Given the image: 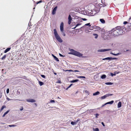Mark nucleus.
I'll return each instance as SVG.
<instances>
[{
  "label": "nucleus",
  "mask_w": 131,
  "mask_h": 131,
  "mask_svg": "<svg viewBox=\"0 0 131 131\" xmlns=\"http://www.w3.org/2000/svg\"><path fill=\"white\" fill-rule=\"evenodd\" d=\"M70 50L71 52H69V54H72L79 57H83V54L80 52L72 49H71Z\"/></svg>",
  "instance_id": "nucleus-1"
},
{
  "label": "nucleus",
  "mask_w": 131,
  "mask_h": 131,
  "mask_svg": "<svg viewBox=\"0 0 131 131\" xmlns=\"http://www.w3.org/2000/svg\"><path fill=\"white\" fill-rule=\"evenodd\" d=\"M54 34L57 40L59 42L61 43L62 42L63 40L61 39L59 35L58 34L56 30L55 29L53 30Z\"/></svg>",
  "instance_id": "nucleus-2"
},
{
  "label": "nucleus",
  "mask_w": 131,
  "mask_h": 131,
  "mask_svg": "<svg viewBox=\"0 0 131 131\" xmlns=\"http://www.w3.org/2000/svg\"><path fill=\"white\" fill-rule=\"evenodd\" d=\"M125 28L123 26H117L115 28V29H118V34L119 35H122L123 34L124 31L123 30Z\"/></svg>",
  "instance_id": "nucleus-3"
},
{
  "label": "nucleus",
  "mask_w": 131,
  "mask_h": 131,
  "mask_svg": "<svg viewBox=\"0 0 131 131\" xmlns=\"http://www.w3.org/2000/svg\"><path fill=\"white\" fill-rule=\"evenodd\" d=\"M113 94H107L106 95L102 96L101 97V99L102 100H103L104 99H105L106 97H109V96H111L113 95Z\"/></svg>",
  "instance_id": "nucleus-4"
},
{
  "label": "nucleus",
  "mask_w": 131,
  "mask_h": 131,
  "mask_svg": "<svg viewBox=\"0 0 131 131\" xmlns=\"http://www.w3.org/2000/svg\"><path fill=\"white\" fill-rule=\"evenodd\" d=\"M118 58H114L112 57H107L104 58L102 59L103 60H109V61L112 60H113L117 59Z\"/></svg>",
  "instance_id": "nucleus-5"
},
{
  "label": "nucleus",
  "mask_w": 131,
  "mask_h": 131,
  "mask_svg": "<svg viewBox=\"0 0 131 131\" xmlns=\"http://www.w3.org/2000/svg\"><path fill=\"white\" fill-rule=\"evenodd\" d=\"M119 35L118 34V29H115L114 30V31L113 34V36H115Z\"/></svg>",
  "instance_id": "nucleus-6"
},
{
  "label": "nucleus",
  "mask_w": 131,
  "mask_h": 131,
  "mask_svg": "<svg viewBox=\"0 0 131 131\" xmlns=\"http://www.w3.org/2000/svg\"><path fill=\"white\" fill-rule=\"evenodd\" d=\"M115 29V28L113 29L111 31H109L107 33V35H109V36H111V35H113V34L114 31V30Z\"/></svg>",
  "instance_id": "nucleus-7"
},
{
  "label": "nucleus",
  "mask_w": 131,
  "mask_h": 131,
  "mask_svg": "<svg viewBox=\"0 0 131 131\" xmlns=\"http://www.w3.org/2000/svg\"><path fill=\"white\" fill-rule=\"evenodd\" d=\"M111 50V49H101L98 50L97 51L99 52H102L110 50Z\"/></svg>",
  "instance_id": "nucleus-8"
},
{
  "label": "nucleus",
  "mask_w": 131,
  "mask_h": 131,
  "mask_svg": "<svg viewBox=\"0 0 131 131\" xmlns=\"http://www.w3.org/2000/svg\"><path fill=\"white\" fill-rule=\"evenodd\" d=\"M68 19V24L69 25H70L71 22V21H72V17H71V15H70V14H69V15Z\"/></svg>",
  "instance_id": "nucleus-9"
},
{
  "label": "nucleus",
  "mask_w": 131,
  "mask_h": 131,
  "mask_svg": "<svg viewBox=\"0 0 131 131\" xmlns=\"http://www.w3.org/2000/svg\"><path fill=\"white\" fill-rule=\"evenodd\" d=\"M57 8V6H56L53 8V9L52 10V15H54L56 14V12Z\"/></svg>",
  "instance_id": "nucleus-10"
},
{
  "label": "nucleus",
  "mask_w": 131,
  "mask_h": 131,
  "mask_svg": "<svg viewBox=\"0 0 131 131\" xmlns=\"http://www.w3.org/2000/svg\"><path fill=\"white\" fill-rule=\"evenodd\" d=\"M64 23L63 22L61 23L60 26V30L61 32H63V31Z\"/></svg>",
  "instance_id": "nucleus-11"
},
{
  "label": "nucleus",
  "mask_w": 131,
  "mask_h": 131,
  "mask_svg": "<svg viewBox=\"0 0 131 131\" xmlns=\"http://www.w3.org/2000/svg\"><path fill=\"white\" fill-rule=\"evenodd\" d=\"M26 100L28 102H36V101L35 100L30 98L27 99Z\"/></svg>",
  "instance_id": "nucleus-12"
},
{
  "label": "nucleus",
  "mask_w": 131,
  "mask_h": 131,
  "mask_svg": "<svg viewBox=\"0 0 131 131\" xmlns=\"http://www.w3.org/2000/svg\"><path fill=\"white\" fill-rule=\"evenodd\" d=\"M95 110L96 109L88 110H87V112L88 113H91L94 112Z\"/></svg>",
  "instance_id": "nucleus-13"
},
{
  "label": "nucleus",
  "mask_w": 131,
  "mask_h": 131,
  "mask_svg": "<svg viewBox=\"0 0 131 131\" xmlns=\"http://www.w3.org/2000/svg\"><path fill=\"white\" fill-rule=\"evenodd\" d=\"M22 91L21 89H18L17 90V94H21L22 93Z\"/></svg>",
  "instance_id": "nucleus-14"
},
{
  "label": "nucleus",
  "mask_w": 131,
  "mask_h": 131,
  "mask_svg": "<svg viewBox=\"0 0 131 131\" xmlns=\"http://www.w3.org/2000/svg\"><path fill=\"white\" fill-rule=\"evenodd\" d=\"M119 72H114V73L111 72L110 73V75L112 77H113L114 76H115L116 74H118L119 73Z\"/></svg>",
  "instance_id": "nucleus-15"
},
{
  "label": "nucleus",
  "mask_w": 131,
  "mask_h": 131,
  "mask_svg": "<svg viewBox=\"0 0 131 131\" xmlns=\"http://www.w3.org/2000/svg\"><path fill=\"white\" fill-rule=\"evenodd\" d=\"M52 56L55 60H56L57 61H59V59L56 56L54 55L53 54H52Z\"/></svg>",
  "instance_id": "nucleus-16"
},
{
  "label": "nucleus",
  "mask_w": 131,
  "mask_h": 131,
  "mask_svg": "<svg viewBox=\"0 0 131 131\" xmlns=\"http://www.w3.org/2000/svg\"><path fill=\"white\" fill-rule=\"evenodd\" d=\"M91 27L94 29H96L97 30H100V27L96 26H93Z\"/></svg>",
  "instance_id": "nucleus-17"
},
{
  "label": "nucleus",
  "mask_w": 131,
  "mask_h": 131,
  "mask_svg": "<svg viewBox=\"0 0 131 131\" xmlns=\"http://www.w3.org/2000/svg\"><path fill=\"white\" fill-rule=\"evenodd\" d=\"M114 101L113 100H112L110 102H109L106 103V105L107 104H112L113 103Z\"/></svg>",
  "instance_id": "nucleus-18"
},
{
  "label": "nucleus",
  "mask_w": 131,
  "mask_h": 131,
  "mask_svg": "<svg viewBox=\"0 0 131 131\" xmlns=\"http://www.w3.org/2000/svg\"><path fill=\"white\" fill-rule=\"evenodd\" d=\"M110 54L115 56H117L121 54V53H118L116 54L113 53L112 52L110 53Z\"/></svg>",
  "instance_id": "nucleus-19"
},
{
  "label": "nucleus",
  "mask_w": 131,
  "mask_h": 131,
  "mask_svg": "<svg viewBox=\"0 0 131 131\" xmlns=\"http://www.w3.org/2000/svg\"><path fill=\"white\" fill-rule=\"evenodd\" d=\"M39 84L40 86H41L44 84V83L41 81H39L38 79Z\"/></svg>",
  "instance_id": "nucleus-20"
},
{
  "label": "nucleus",
  "mask_w": 131,
  "mask_h": 131,
  "mask_svg": "<svg viewBox=\"0 0 131 131\" xmlns=\"http://www.w3.org/2000/svg\"><path fill=\"white\" fill-rule=\"evenodd\" d=\"M121 105H122L121 102H119L118 104L117 107L118 108H119L121 107Z\"/></svg>",
  "instance_id": "nucleus-21"
},
{
  "label": "nucleus",
  "mask_w": 131,
  "mask_h": 131,
  "mask_svg": "<svg viewBox=\"0 0 131 131\" xmlns=\"http://www.w3.org/2000/svg\"><path fill=\"white\" fill-rule=\"evenodd\" d=\"M78 81H79V80L78 79H75L71 81L70 82L71 83H74L77 82Z\"/></svg>",
  "instance_id": "nucleus-22"
},
{
  "label": "nucleus",
  "mask_w": 131,
  "mask_h": 131,
  "mask_svg": "<svg viewBox=\"0 0 131 131\" xmlns=\"http://www.w3.org/2000/svg\"><path fill=\"white\" fill-rule=\"evenodd\" d=\"M99 94H100V92L98 91H97L96 92H95L93 94V95L94 96H95V95H98Z\"/></svg>",
  "instance_id": "nucleus-23"
},
{
  "label": "nucleus",
  "mask_w": 131,
  "mask_h": 131,
  "mask_svg": "<svg viewBox=\"0 0 131 131\" xmlns=\"http://www.w3.org/2000/svg\"><path fill=\"white\" fill-rule=\"evenodd\" d=\"M100 21L102 24H104L105 23V20L103 19H100Z\"/></svg>",
  "instance_id": "nucleus-24"
},
{
  "label": "nucleus",
  "mask_w": 131,
  "mask_h": 131,
  "mask_svg": "<svg viewBox=\"0 0 131 131\" xmlns=\"http://www.w3.org/2000/svg\"><path fill=\"white\" fill-rule=\"evenodd\" d=\"M106 76L105 74H103L101 76V78L102 79H104L106 78Z\"/></svg>",
  "instance_id": "nucleus-25"
},
{
  "label": "nucleus",
  "mask_w": 131,
  "mask_h": 131,
  "mask_svg": "<svg viewBox=\"0 0 131 131\" xmlns=\"http://www.w3.org/2000/svg\"><path fill=\"white\" fill-rule=\"evenodd\" d=\"M105 84L106 85H112L113 84V83L111 82H108L105 83Z\"/></svg>",
  "instance_id": "nucleus-26"
},
{
  "label": "nucleus",
  "mask_w": 131,
  "mask_h": 131,
  "mask_svg": "<svg viewBox=\"0 0 131 131\" xmlns=\"http://www.w3.org/2000/svg\"><path fill=\"white\" fill-rule=\"evenodd\" d=\"M20 39H19L17 40L15 42H14L13 44L14 45H16L19 42H20Z\"/></svg>",
  "instance_id": "nucleus-27"
},
{
  "label": "nucleus",
  "mask_w": 131,
  "mask_h": 131,
  "mask_svg": "<svg viewBox=\"0 0 131 131\" xmlns=\"http://www.w3.org/2000/svg\"><path fill=\"white\" fill-rule=\"evenodd\" d=\"M71 124L72 125H76L77 123H76L75 121H72L71 122Z\"/></svg>",
  "instance_id": "nucleus-28"
},
{
  "label": "nucleus",
  "mask_w": 131,
  "mask_h": 131,
  "mask_svg": "<svg viewBox=\"0 0 131 131\" xmlns=\"http://www.w3.org/2000/svg\"><path fill=\"white\" fill-rule=\"evenodd\" d=\"M6 107L5 106V105H3L2 106L1 110H0V112H1L3 110L4 108Z\"/></svg>",
  "instance_id": "nucleus-29"
},
{
  "label": "nucleus",
  "mask_w": 131,
  "mask_h": 131,
  "mask_svg": "<svg viewBox=\"0 0 131 131\" xmlns=\"http://www.w3.org/2000/svg\"><path fill=\"white\" fill-rule=\"evenodd\" d=\"M93 35L94 36H95V39L97 38L98 36V35L96 34H93Z\"/></svg>",
  "instance_id": "nucleus-30"
},
{
  "label": "nucleus",
  "mask_w": 131,
  "mask_h": 131,
  "mask_svg": "<svg viewBox=\"0 0 131 131\" xmlns=\"http://www.w3.org/2000/svg\"><path fill=\"white\" fill-rule=\"evenodd\" d=\"M77 78H85V77L83 76H79L77 77Z\"/></svg>",
  "instance_id": "nucleus-31"
},
{
  "label": "nucleus",
  "mask_w": 131,
  "mask_h": 131,
  "mask_svg": "<svg viewBox=\"0 0 131 131\" xmlns=\"http://www.w3.org/2000/svg\"><path fill=\"white\" fill-rule=\"evenodd\" d=\"M93 130L94 131H99V129L97 128H93Z\"/></svg>",
  "instance_id": "nucleus-32"
},
{
  "label": "nucleus",
  "mask_w": 131,
  "mask_h": 131,
  "mask_svg": "<svg viewBox=\"0 0 131 131\" xmlns=\"http://www.w3.org/2000/svg\"><path fill=\"white\" fill-rule=\"evenodd\" d=\"M42 2V1L41 0H40L39 1L37 2L35 4V6L36 5H37L38 4Z\"/></svg>",
  "instance_id": "nucleus-33"
},
{
  "label": "nucleus",
  "mask_w": 131,
  "mask_h": 131,
  "mask_svg": "<svg viewBox=\"0 0 131 131\" xmlns=\"http://www.w3.org/2000/svg\"><path fill=\"white\" fill-rule=\"evenodd\" d=\"M8 113V110L6 112H5L4 114H3V115L2 117H4Z\"/></svg>",
  "instance_id": "nucleus-34"
},
{
  "label": "nucleus",
  "mask_w": 131,
  "mask_h": 131,
  "mask_svg": "<svg viewBox=\"0 0 131 131\" xmlns=\"http://www.w3.org/2000/svg\"><path fill=\"white\" fill-rule=\"evenodd\" d=\"M41 76L43 78L45 79L46 78V76L44 75L41 74Z\"/></svg>",
  "instance_id": "nucleus-35"
},
{
  "label": "nucleus",
  "mask_w": 131,
  "mask_h": 131,
  "mask_svg": "<svg viewBox=\"0 0 131 131\" xmlns=\"http://www.w3.org/2000/svg\"><path fill=\"white\" fill-rule=\"evenodd\" d=\"M85 26H90L91 25H90V23H89L85 24Z\"/></svg>",
  "instance_id": "nucleus-36"
},
{
  "label": "nucleus",
  "mask_w": 131,
  "mask_h": 131,
  "mask_svg": "<svg viewBox=\"0 0 131 131\" xmlns=\"http://www.w3.org/2000/svg\"><path fill=\"white\" fill-rule=\"evenodd\" d=\"M16 126V125H9V127H14L15 126Z\"/></svg>",
  "instance_id": "nucleus-37"
},
{
  "label": "nucleus",
  "mask_w": 131,
  "mask_h": 131,
  "mask_svg": "<svg viewBox=\"0 0 131 131\" xmlns=\"http://www.w3.org/2000/svg\"><path fill=\"white\" fill-rule=\"evenodd\" d=\"M95 118H98V116L99 115V114L97 113L95 114Z\"/></svg>",
  "instance_id": "nucleus-38"
},
{
  "label": "nucleus",
  "mask_w": 131,
  "mask_h": 131,
  "mask_svg": "<svg viewBox=\"0 0 131 131\" xmlns=\"http://www.w3.org/2000/svg\"><path fill=\"white\" fill-rule=\"evenodd\" d=\"M80 18V19H81L83 21H86L87 20V19L85 18Z\"/></svg>",
  "instance_id": "nucleus-39"
},
{
  "label": "nucleus",
  "mask_w": 131,
  "mask_h": 131,
  "mask_svg": "<svg viewBox=\"0 0 131 131\" xmlns=\"http://www.w3.org/2000/svg\"><path fill=\"white\" fill-rule=\"evenodd\" d=\"M6 57V56L4 55L2 57V58L1 59L2 60H3L5 59Z\"/></svg>",
  "instance_id": "nucleus-40"
},
{
  "label": "nucleus",
  "mask_w": 131,
  "mask_h": 131,
  "mask_svg": "<svg viewBox=\"0 0 131 131\" xmlns=\"http://www.w3.org/2000/svg\"><path fill=\"white\" fill-rule=\"evenodd\" d=\"M50 102L51 103H54L55 102V101L53 100H51L50 101Z\"/></svg>",
  "instance_id": "nucleus-41"
},
{
  "label": "nucleus",
  "mask_w": 131,
  "mask_h": 131,
  "mask_svg": "<svg viewBox=\"0 0 131 131\" xmlns=\"http://www.w3.org/2000/svg\"><path fill=\"white\" fill-rule=\"evenodd\" d=\"M81 23H78V24H77L76 25V27H77L81 25Z\"/></svg>",
  "instance_id": "nucleus-42"
},
{
  "label": "nucleus",
  "mask_w": 131,
  "mask_h": 131,
  "mask_svg": "<svg viewBox=\"0 0 131 131\" xmlns=\"http://www.w3.org/2000/svg\"><path fill=\"white\" fill-rule=\"evenodd\" d=\"M85 93H86V94H88V95L89 94V92L87 90H85Z\"/></svg>",
  "instance_id": "nucleus-43"
},
{
  "label": "nucleus",
  "mask_w": 131,
  "mask_h": 131,
  "mask_svg": "<svg viewBox=\"0 0 131 131\" xmlns=\"http://www.w3.org/2000/svg\"><path fill=\"white\" fill-rule=\"evenodd\" d=\"M8 51V48H7L6 50L4 52L6 53Z\"/></svg>",
  "instance_id": "nucleus-44"
},
{
  "label": "nucleus",
  "mask_w": 131,
  "mask_h": 131,
  "mask_svg": "<svg viewBox=\"0 0 131 131\" xmlns=\"http://www.w3.org/2000/svg\"><path fill=\"white\" fill-rule=\"evenodd\" d=\"M59 55L60 56V57H64L65 56H64L63 55H62L60 53H59Z\"/></svg>",
  "instance_id": "nucleus-45"
},
{
  "label": "nucleus",
  "mask_w": 131,
  "mask_h": 131,
  "mask_svg": "<svg viewBox=\"0 0 131 131\" xmlns=\"http://www.w3.org/2000/svg\"><path fill=\"white\" fill-rule=\"evenodd\" d=\"M128 23V22L126 21H125L123 23V24L124 25H125L126 24H127Z\"/></svg>",
  "instance_id": "nucleus-46"
},
{
  "label": "nucleus",
  "mask_w": 131,
  "mask_h": 131,
  "mask_svg": "<svg viewBox=\"0 0 131 131\" xmlns=\"http://www.w3.org/2000/svg\"><path fill=\"white\" fill-rule=\"evenodd\" d=\"M101 124H102V125H103V126L104 127L105 126V125L104 124V123L103 122H102L101 123Z\"/></svg>",
  "instance_id": "nucleus-47"
},
{
  "label": "nucleus",
  "mask_w": 131,
  "mask_h": 131,
  "mask_svg": "<svg viewBox=\"0 0 131 131\" xmlns=\"http://www.w3.org/2000/svg\"><path fill=\"white\" fill-rule=\"evenodd\" d=\"M73 85V84H71L69 86H68L69 88H70Z\"/></svg>",
  "instance_id": "nucleus-48"
},
{
  "label": "nucleus",
  "mask_w": 131,
  "mask_h": 131,
  "mask_svg": "<svg viewBox=\"0 0 131 131\" xmlns=\"http://www.w3.org/2000/svg\"><path fill=\"white\" fill-rule=\"evenodd\" d=\"M69 71L70 72H73V71L72 70H69Z\"/></svg>",
  "instance_id": "nucleus-49"
},
{
  "label": "nucleus",
  "mask_w": 131,
  "mask_h": 131,
  "mask_svg": "<svg viewBox=\"0 0 131 131\" xmlns=\"http://www.w3.org/2000/svg\"><path fill=\"white\" fill-rule=\"evenodd\" d=\"M106 105V103H105L104 104L102 105V106H101V107H103Z\"/></svg>",
  "instance_id": "nucleus-50"
},
{
  "label": "nucleus",
  "mask_w": 131,
  "mask_h": 131,
  "mask_svg": "<svg viewBox=\"0 0 131 131\" xmlns=\"http://www.w3.org/2000/svg\"><path fill=\"white\" fill-rule=\"evenodd\" d=\"M57 83H61V81L60 80H58L57 82Z\"/></svg>",
  "instance_id": "nucleus-51"
},
{
  "label": "nucleus",
  "mask_w": 131,
  "mask_h": 131,
  "mask_svg": "<svg viewBox=\"0 0 131 131\" xmlns=\"http://www.w3.org/2000/svg\"><path fill=\"white\" fill-rule=\"evenodd\" d=\"M23 107H21V108H20V111H21L22 110H23Z\"/></svg>",
  "instance_id": "nucleus-52"
},
{
  "label": "nucleus",
  "mask_w": 131,
  "mask_h": 131,
  "mask_svg": "<svg viewBox=\"0 0 131 131\" xmlns=\"http://www.w3.org/2000/svg\"><path fill=\"white\" fill-rule=\"evenodd\" d=\"M80 119H77V120L76 121H76V123H77V122H78V121H80Z\"/></svg>",
  "instance_id": "nucleus-53"
},
{
  "label": "nucleus",
  "mask_w": 131,
  "mask_h": 131,
  "mask_svg": "<svg viewBox=\"0 0 131 131\" xmlns=\"http://www.w3.org/2000/svg\"><path fill=\"white\" fill-rule=\"evenodd\" d=\"M107 111V113H110V111H109V110H105V111Z\"/></svg>",
  "instance_id": "nucleus-54"
},
{
  "label": "nucleus",
  "mask_w": 131,
  "mask_h": 131,
  "mask_svg": "<svg viewBox=\"0 0 131 131\" xmlns=\"http://www.w3.org/2000/svg\"><path fill=\"white\" fill-rule=\"evenodd\" d=\"M73 71L75 72H79V71L77 70H75Z\"/></svg>",
  "instance_id": "nucleus-55"
},
{
  "label": "nucleus",
  "mask_w": 131,
  "mask_h": 131,
  "mask_svg": "<svg viewBox=\"0 0 131 131\" xmlns=\"http://www.w3.org/2000/svg\"><path fill=\"white\" fill-rule=\"evenodd\" d=\"M31 24V22H30V21L29 22V23L28 24V25H29V26H30V25Z\"/></svg>",
  "instance_id": "nucleus-56"
},
{
  "label": "nucleus",
  "mask_w": 131,
  "mask_h": 131,
  "mask_svg": "<svg viewBox=\"0 0 131 131\" xmlns=\"http://www.w3.org/2000/svg\"><path fill=\"white\" fill-rule=\"evenodd\" d=\"M63 36H66V34L64 32H63Z\"/></svg>",
  "instance_id": "nucleus-57"
},
{
  "label": "nucleus",
  "mask_w": 131,
  "mask_h": 131,
  "mask_svg": "<svg viewBox=\"0 0 131 131\" xmlns=\"http://www.w3.org/2000/svg\"><path fill=\"white\" fill-rule=\"evenodd\" d=\"M53 72L54 75H56L57 74V73H56L54 72V71H53Z\"/></svg>",
  "instance_id": "nucleus-58"
},
{
  "label": "nucleus",
  "mask_w": 131,
  "mask_h": 131,
  "mask_svg": "<svg viewBox=\"0 0 131 131\" xmlns=\"http://www.w3.org/2000/svg\"><path fill=\"white\" fill-rule=\"evenodd\" d=\"M7 93H8V88L7 90L6 91Z\"/></svg>",
  "instance_id": "nucleus-59"
},
{
  "label": "nucleus",
  "mask_w": 131,
  "mask_h": 131,
  "mask_svg": "<svg viewBox=\"0 0 131 131\" xmlns=\"http://www.w3.org/2000/svg\"><path fill=\"white\" fill-rule=\"evenodd\" d=\"M85 25H84V26H83L81 28H85Z\"/></svg>",
  "instance_id": "nucleus-60"
},
{
  "label": "nucleus",
  "mask_w": 131,
  "mask_h": 131,
  "mask_svg": "<svg viewBox=\"0 0 131 131\" xmlns=\"http://www.w3.org/2000/svg\"><path fill=\"white\" fill-rule=\"evenodd\" d=\"M129 21H130V20H131V17H130L129 18Z\"/></svg>",
  "instance_id": "nucleus-61"
},
{
  "label": "nucleus",
  "mask_w": 131,
  "mask_h": 131,
  "mask_svg": "<svg viewBox=\"0 0 131 131\" xmlns=\"http://www.w3.org/2000/svg\"><path fill=\"white\" fill-rule=\"evenodd\" d=\"M90 13H91V14H93V11H91V12H90Z\"/></svg>",
  "instance_id": "nucleus-62"
},
{
  "label": "nucleus",
  "mask_w": 131,
  "mask_h": 131,
  "mask_svg": "<svg viewBox=\"0 0 131 131\" xmlns=\"http://www.w3.org/2000/svg\"><path fill=\"white\" fill-rule=\"evenodd\" d=\"M90 13H91V14H93V11H91V12H90Z\"/></svg>",
  "instance_id": "nucleus-63"
},
{
  "label": "nucleus",
  "mask_w": 131,
  "mask_h": 131,
  "mask_svg": "<svg viewBox=\"0 0 131 131\" xmlns=\"http://www.w3.org/2000/svg\"><path fill=\"white\" fill-rule=\"evenodd\" d=\"M69 88V87L68 86L67 88L66 89V90H67Z\"/></svg>",
  "instance_id": "nucleus-64"
}]
</instances>
